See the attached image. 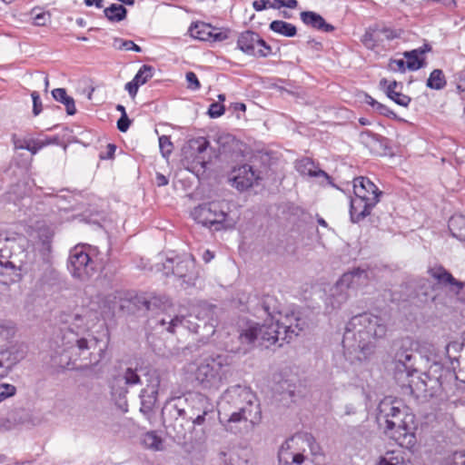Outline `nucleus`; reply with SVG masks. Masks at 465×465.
I'll return each instance as SVG.
<instances>
[{
	"label": "nucleus",
	"instance_id": "1",
	"mask_svg": "<svg viewBox=\"0 0 465 465\" xmlns=\"http://www.w3.org/2000/svg\"><path fill=\"white\" fill-rule=\"evenodd\" d=\"M384 321L371 313L355 315L347 322L342 338L345 358L351 363L369 359L375 350V341L385 336Z\"/></svg>",
	"mask_w": 465,
	"mask_h": 465
},
{
	"label": "nucleus",
	"instance_id": "2",
	"mask_svg": "<svg viewBox=\"0 0 465 465\" xmlns=\"http://www.w3.org/2000/svg\"><path fill=\"white\" fill-rule=\"evenodd\" d=\"M376 420L384 434L401 446L414 443V415L400 399L386 397L378 405Z\"/></svg>",
	"mask_w": 465,
	"mask_h": 465
},
{
	"label": "nucleus",
	"instance_id": "3",
	"mask_svg": "<svg viewBox=\"0 0 465 465\" xmlns=\"http://www.w3.org/2000/svg\"><path fill=\"white\" fill-rule=\"evenodd\" d=\"M220 419L227 420V430H233L232 423L249 421L258 423L262 417L256 395L250 388L235 385L228 388L218 403Z\"/></svg>",
	"mask_w": 465,
	"mask_h": 465
},
{
	"label": "nucleus",
	"instance_id": "4",
	"mask_svg": "<svg viewBox=\"0 0 465 465\" xmlns=\"http://www.w3.org/2000/svg\"><path fill=\"white\" fill-rule=\"evenodd\" d=\"M214 310L215 306L202 302L193 308V313L185 317L176 314L173 308L170 306L167 311L158 313L153 322L155 326H160L171 333L180 326L193 332H199L203 327L207 329L208 332L213 333Z\"/></svg>",
	"mask_w": 465,
	"mask_h": 465
},
{
	"label": "nucleus",
	"instance_id": "5",
	"mask_svg": "<svg viewBox=\"0 0 465 465\" xmlns=\"http://www.w3.org/2000/svg\"><path fill=\"white\" fill-rule=\"evenodd\" d=\"M97 320V316L87 309H81L80 312L68 315L64 320L69 327L61 331L58 339L61 341L62 352L72 351V354L80 355L83 351L89 350L97 341L94 337L87 339L84 336Z\"/></svg>",
	"mask_w": 465,
	"mask_h": 465
},
{
	"label": "nucleus",
	"instance_id": "6",
	"mask_svg": "<svg viewBox=\"0 0 465 465\" xmlns=\"http://www.w3.org/2000/svg\"><path fill=\"white\" fill-rule=\"evenodd\" d=\"M353 193L350 214L353 223H359L371 214V210L380 202L382 192L369 178L360 176L353 180Z\"/></svg>",
	"mask_w": 465,
	"mask_h": 465
},
{
	"label": "nucleus",
	"instance_id": "7",
	"mask_svg": "<svg viewBox=\"0 0 465 465\" xmlns=\"http://www.w3.org/2000/svg\"><path fill=\"white\" fill-rule=\"evenodd\" d=\"M230 361L227 356L203 359L195 371V379L204 389L218 390L228 379Z\"/></svg>",
	"mask_w": 465,
	"mask_h": 465
},
{
	"label": "nucleus",
	"instance_id": "8",
	"mask_svg": "<svg viewBox=\"0 0 465 465\" xmlns=\"http://www.w3.org/2000/svg\"><path fill=\"white\" fill-rule=\"evenodd\" d=\"M98 249L89 244H77L70 250L67 268L73 278L89 281L97 271Z\"/></svg>",
	"mask_w": 465,
	"mask_h": 465
},
{
	"label": "nucleus",
	"instance_id": "9",
	"mask_svg": "<svg viewBox=\"0 0 465 465\" xmlns=\"http://www.w3.org/2000/svg\"><path fill=\"white\" fill-rule=\"evenodd\" d=\"M224 207V203L219 201L203 203L194 207L192 217L196 223L213 231L231 229L234 223L228 219Z\"/></svg>",
	"mask_w": 465,
	"mask_h": 465
},
{
	"label": "nucleus",
	"instance_id": "10",
	"mask_svg": "<svg viewBox=\"0 0 465 465\" xmlns=\"http://www.w3.org/2000/svg\"><path fill=\"white\" fill-rule=\"evenodd\" d=\"M368 282V273L364 270L354 269L342 274L331 290L327 305L332 309L339 308L350 296L349 291H354Z\"/></svg>",
	"mask_w": 465,
	"mask_h": 465
},
{
	"label": "nucleus",
	"instance_id": "11",
	"mask_svg": "<svg viewBox=\"0 0 465 465\" xmlns=\"http://www.w3.org/2000/svg\"><path fill=\"white\" fill-rule=\"evenodd\" d=\"M166 262L169 264L175 262V265L173 266V274L178 278L182 287L187 288L195 284L199 272L192 255L183 258H167Z\"/></svg>",
	"mask_w": 465,
	"mask_h": 465
},
{
	"label": "nucleus",
	"instance_id": "12",
	"mask_svg": "<svg viewBox=\"0 0 465 465\" xmlns=\"http://www.w3.org/2000/svg\"><path fill=\"white\" fill-rule=\"evenodd\" d=\"M186 405V420H190L193 425H202L205 420V416L213 412V405L210 400L201 394H190Z\"/></svg>",
	"mask_w": 465,
	"mask_h": 465
},
{
	"label": "nucleus",
	"instance_id": "13",
	"mask_svg": "<svg viewBox=\"0 0 465 465\" xmlns=\"http://www.w3.org/2000/svg\"><path fill=\"white\" fill-rule=\"evenodd\" d=\"M238 48L244 54L256 57H265L271 54V46L255 32L244 31L237 40Z\"/></svg>",
	"mask_w": 465,
	"mask_h": 465
},
{
	"label": "nucleus",
	"instance_id": "14",
	"mask_svg": "<svg viewBox=\"0 0 465 465\" xmlns=\"http://www.w3.org/2000/svg\"><path fill=\"white\" fill-rule=\"evenodd\" d=\"M272 302H274V300L268 297L263 301L262 304L264 312L271 317V322L262 325L258 323L259 344L266 347L274 344L277 341L282 339L280 336L282 334L280 323L277 322V321L275 322H272L276 313L274 309L271 310V303Z\"/></svg>",
	"mask_w": 465,
	"mask_h": 465
},
{
	"label": "nucleus",
	"instance_id": "15",
	"mask_svg": "<svg viewBox=\"0 0 465 465\" xmlns=\"http://www.w3.org/2000/svg\"><path fill=\"white\" fill-rule=\"evenodd\" d=\"M418 341L406 338L402 341L401 347L396 352L395 359L397 362V380H401L404 375L411 374V371H416L414 368V354L413 351L417 350Z\"/></svg>",
	"mask_w": 465,
	"mask_h": 465
},
{
	"label": "nucleus",
	"instance_id": "16",
	"mask_svg": "<svg viewBox=\"0 0 465 465\" xmlns=\"http://www.w3.org/2000/svg\"><path fill=\"white\" fill-rule=\"evenodd\" d=\"M280 318L277 322L280 323L281 331L283 334L282 340L290 342L294 337L298 336L307 326L304 318L298 312H286L284 315L279 312Z\"/></svg>",
	"mask_w": 465,
	"mask_h": 465
},
{
	"label": "nucleus",
	"instance_id": "17",
	"mask_svg": "<svg viewBox=\"0 0 465 465\" xmlns=\"http://www.w3.org/2000/svg\"><path fill=\"white\" fill-rule=\"evenodd\" d=\"M139 383H141V380L136 371L127 368L123 373L114 375L111 379L109 385L113 396L124 398L128 392L127 386H134Z\"/></svg>",
	"mask_w": 465,
	"mask_h": 465
},
{
	"label": "nucleus",
	"instance_id": "18",
	"mask_svg": "<svg viewBox=\"0 0 465 465\" xmlns=\"http://www.w3.org/2000/svg\"><path fill=\"white\" fill-rule=\"evenodd\" d=\"M429 273L439 283L448 286L449 291L454 293L459 300H465V282L455 279L441 266L430 269Z\"/></svg>",
	"mask_w": 465,
	"mask_h": 465
},
{
	"label": "nucleus",
	"instance_id": "19",
	"mask_svg": "<svg viewBox=\"0 0 465 465\" xmlns=\"http://www.w3.org/2000/svg\"><path fill=\"white\" fill-rule=\"evenodd\" d=\"M148 383L140 392L141 399V411L148 413L152 411L158 394L160 386V377L158 373L153 371L148 374Z\"/></svg>",
	"mask_w": 465,
	"mask_h": 465
},
{
	"label": "nucleus",
	"instance_id": "20",
	"mask_svg": "<svg viewBox=\"0 0 465 465\" xmlns=\"http://www.w3.org/2000/svg\"><path fill=\"white\" fill-rule=\"evenodd\" d=\"M191 35L201 41L221 42L228 38V32L212 27L205 23H196L189 29Z\"/></svg>",
	"mask_w": 465,
	"mask_h": 465
},
{
	"label": "nucleus",
	"instance_id": "21",
	"mask_svg": "<svg viewBox=\"0 0 465 465\" xmlns=\"http://www.w3.org/2000/svg\"><path fill=\"white\" fill-rule=\"evenodd\" d=\"M209 146V141L202 136L193 138L188 143L191 155L193 156V162L203 168H204L211 160V153L208 152Z\"/></svg>",
	"mask_w": 465,
	"mask_h": 465
},
{
	"label": "nucleus",
	"instance_id": "22",
	"mask_svg": "<svg viewBox=\"0 0 465 465\" xmlns=\"http://www.w3.org/2000/svg\"><path fill=\"white\" fill-rule=\"evenodd\" d=\"M404 376L408 378V382L402 383L401 386H407L410 389L411 393L416 398H425L428 395H431V392H430L428 389V381H431V380L428 374H418V371L416 370V371H411V374Z\"/></svg>",
	"mask_w": 465,
	"mask_h": 465
},
{
	"label": "nucleus",
	"instance_id": "23",
	"mask_svg": "<svg viewBox=\"0 0 465 465\" xmlns=\"http://www.w3.org/2000/svg\"><path fill=\"white\" fill-rule=\"evenodd\" d=\"M257 179L258 175L256 172L249 164H243L233 169L231 178L232 185L240 191H244L252 187Z\"/></svg>",
	"mask_w": 465,
	"mask_h": 465
},
{
	"label": "nucleus",
	"instance_id": "24",
	"mask_svg": "<svg viewBox=\"0 0 465 465\" xmlns=\"http://www.w3.org/2000/svg\"><path fill=\"white\" fill-rule=\"evenodd\" d=\"M185 398L177 397L166 401L162 410V416L164 421L177 420L179 419L186 420V405Z\"/></svg>",
	"mask_w": 465,
	"mask_h": 465
},
{
	"label": "nucleus",
	"instance_id": "25",
	"mask_svg": "<svg viewBox=\"0 0 465 465\" xmlns=\"http://www.w3.org/2000/svg\"><path fill=\"white\" fill-rule=\"evenodd\" d=\"M241 346L236 349L237 352L246 353L252 347L259 343L258 323L248 322L247 326L241 330L238 337Z\"/></svg>",
	"mask_w": 465,
	"mask_h": 465
},
{
	"label": "nucleus",
	"instance_id": "26",
	"mask_svg": "<svg viewBox=\"0 0 465 465\" xmlns=\"http://www.w3.org/2000/svg\"><path fill=\"white\" fill-rule=\"evenodd\" d=\"M430 51V46L427 44L422 46L403 53L406 60L407 69L416 71L425 65V54Z\"/></svg>",
	"mask_w": 465,
	"mask_h": 465
},
{
	"label": "nucleus",
	"instance_id": "27",
	"mask_svg": "<svg viewBox=\"0 0 465 465\" xmlns=\"http://www.w3.org/2000/svg\"><path fill=\"white\" fill-rule=\"evenodd\" d=\"M297 172L302 175L310 177L322 178L325 181L330 180V176L318 166L310 158H302L295 163Z\"/></svg>",
	"mask_w": 465,
	"mask_h": 465
},
{
	"label": "nucleus",
	"instance_id": "28",
	"mask_svg": "<svg viewBox=\"0 0 465 465\" xmlns=\"http://www.w3.org/2000/svg\"><path fill=\"white\" fill-rule=\"evenodd\" d=\"M301 20L304 25L322 32L329 33L334 30L333 25L326 23V21L321 15L312 11L302 12Z\"/></svg>",
	"mask_w": 465,
	"mask_h": 465
},
{
	"label": "nucleus",
	"instance_id": "29",
	"mask_svg": "<svg viewBox=\"0 0 465 465\" xmlns=\"http://www.w3.org/2000/svg\"><path fill=\"white\" fill-rule=\"evenodd\" d=\"M380 84L386 88L387 96L394 103L404 107L409 105L411 101V97L397 90L400 84L396 81L388 82L386 79H381Z\"/></svg>",
	"mask_w": 465,
	"mask_h": 465
},
{
	"label": "nucleus",
	"instance_id": "30",
	"mask_svg": "<svg viewBox=\"0 0 465 465\" xmlns=\"http://www.w3.org/2000/svg\"><path fill=\"white\" fill-rule=\"evenodd\" d=\"M53 97L64 104L66 113L69 115H74L76 113L75 104L73 97L68 96L65 89L56 88L52 91Z\"/></svg>",
	"mask_w": 465,
	"mask_h": 465
},
{
	"label": "nucleus",
	"instance_id": "31",
	"mask_svg": "<svg viewBox=\"0 0 465 465\" xmlns=\"http://www.w3.org/2000/svg\"><path fill=\"white\" fill-rule=\"evenodd\" d=\"M269 28L272 32L286 37H292L297 34V29L295 25L282 20L272 21L270 24Z\"/></svg>",
	"mask_w": 465,
	"mask_h": 465
},
{
	"label": "nucleus",
	"instance_id": "32",
	"mask_svg": "<svg viewBox=\"0 0 465 465\" xmlns=\"http://www.w3.org/2000/svg\"><path fill=\"white\" fill-rule=\"evenodd\" d=\"M104 14L110 22L118 23L125 19L127 10L122 5L112 4L110 6L104 8Z\"/></svg>",
	"mask_w": 465,
	"mask_h": 465
},
{
	"label": "nucleus",
	"instance_id": "33",
	"mask_svg": "<svg viewBox=\"0 0 465 465\" xmlns=\"http://www.w3.org/2000/svg\"><path fill=\"white\" fill-rule=\"evenodd\" d=\"M447 84L443 72L440 69H434L427 79L426 86L432 90H441Z\"/></svg>",
	"mask_w": 465,
	"mask_h": 465
},
{
	"label": "nucleus",
	"instance_id": "34",
	"mask_svg": "<svg viewBox=\"0 0 465 465\" xmlns=\"http://www.w3.org/2000/svg\"><path fill=\"white\" fill-rule=\"evenodd\" d=\"M11 258V251L7 246L0 247V274H4L5 271H14L15 265Z\"/></svg>",
	"mask_w": 465,
	"mask_h": 465
},
{
	"label": "nucleus",
	"instance_id": "35",
	"mask_svg": "<svg viewBox=\"0 0 465 465\" xmlns=\"http://www.w3.org/2000/svg\"><path fill=\"white\" fill-rule=\"evenodd\" d=\"M143 444L153 450H160L163 446L162 439L153 431L145 433L142 439Z\"/></svg>",
	"mask_w": 465,
	"mask_h": 465
},
{
	"label": "nucleus",
	"instance_id": "36",
	"mask_svg": "<svg viewBox=\"0 0 465 465\" xmlns=\"http://www.w3.org/2000/svg\"><path fill=\"white\" fill-rule=\"evenodd\" d=\"M154 68L152 65L143 64L134 77V80L141 86L146 84L153 76Z\"/></svg>",
	"mask_w": 465,
	"mask_h": 465
},
{
	"label": "nucleus",
	"instance_id": "37",
	"mask_svg": "<svg viewBox=\"0 0 465 465\" xmlns=\"http://www.w3.org/2000/svg\"><path fill=\"white\" fill-rule=\"evenodd\" d=\"M267 2L269 8L272 9H281L282 7L294 9L298 5L297 0H267Z\"/></svg>",
	"mask_w": 465,
	"mask_h": 465
},
{
	"label": "nucleus",
	"instance_id": "38",
	"mask_svg": "<svg viewBox=\"0 0 465 465\" xmlns=\"http://www.w3.org/2000/svg\"><path fill=\"white\" fill-rule=\"evenodd\" d=\"M159 147L162 153V155L164 158H168L173 151V143L170 138L166 135H162L159 137Z\"/></svg>",
	"mask_w": 465,
	"mask_h": 465
},
{
	"label": "nucleus",
	"instance_id": "39",
	"mask_svg": "<svg viewBox=\"0 0 465 465\" xmlns=\"http://www.w3.org/2000/svg\"><path fill=\"white\" fill-rule=\"evenodd\" d=\"M421 289H425L421 293L424 296L422 299L423 302H427L430 300L434 302L436 300V295L434 294L435 287L428 280L424 281L421 285Z\"/></svg>",
	"mask_w": 465,
	"mask_h": 465
},
{
	"label": "nucleus",
	"instance_id": "40",
	"mask_svg": "<svg viewBox=\"0 0 465 465\" xmlns=\"http://www.w3.org/2000/svg\"><path fill=\"white\" fill-rule=\"evenodd\" d=\"M16 389L14 385L8 383H0V402L15 394Z\"/></svg>",
	"mask_w": 465,
	"mask_h": 465
},
{
	"label": "nucleus",
	"instance_id": "41",
	"mask_svg": "<svg viewBox=\"0 0 465 465\" xmlns=\"http://www.w3.org/2000/svg\"><path fill=\"white\" fill-rule=\"evenodd\" d=\"M34 25L36 26H45L51 22V15L48 12H41L36 14L34 18Z\"/></svg>",
	"mask_w": 465,
	"mask_h": 465
},
{
	"label": "nucleus",
	"instance_id": "42",
	"mask_svg": "<svg viewBox=\"0 0 465 465\" xmlns=\"http://www.w3.org/2000/svg\"><path fill=\"white\" fill-rule=\"evenodd\" d=\"M389 68L393 72L404 73L407 69L405 58L391 59L389 63Z\"/></svg>",
	"mask_w": 465,
	"mask_h": 465
},
{
	"label": "nucleus",
	"instance_id": "43",
	"mask_svg": "<svg viewBox=\"0 0 465 465\" xmlns=\"http://www.w3.org/2000/svg\"><path fill=\"white\" fill-rule=\"evenodd\" d=\"M115 43H120L119 49L132 50L136 53L142 52V48L131 40L116 39Z\"/></svg>",
	"mask_w": 465,
	"mask_h": 465
},
{
	"label": "nucleus",
	"instance_id": "44",
	"mask_svg": "<svg viewBox=\"0 0 465 465\" xmlns=\"http://www.w3.org/2000/svg\"><path fill=\"white\" fill-rule=\"evenodd\" d=\"M187 87L191 90H198L201 87L197 75L193 72H187L185 75Z\"/></svg>",
	"mask_w": 465,
	"mask_h": 465
},
{
	"label": "nucleus",
	"instance_id": "45",
	"mask_svg": "<svg viewBox=\"0 0 465 465\" xmlns=\"http://www.w3.org/2000/svg\"><path fill=\"white\" fill-rule=\"evenodd\" d=\"M224 106L223 104H220L218 103H213L208 110V114L212 118H217L220 117L224 114Z\"/></svg>",
	"mask_w": 465,
	"mask_h": 465
},
{
	"label": "nucleus",
	"instance_id": "46",
	"mask_svg": "<svg viewBox=\"0 0 465 465\" xmlns=\"http://www.w3.org/2000/svg\"><path fill=\"white\" fill-rule=\"evenodd\" d=\"M48 143H49L48 142L32 139L31 142L29 143V147H28L27 151H29L32 154H35L38 153L39 150H41L43 147H45Z\"/></svg>",
	"mask_w": 465,
	"mask_h": 465
},
{
	"label": "nucleus",
	"instance_id": "47",
	"mask_svg": "<svg viewBox=\"0 0 465 465\" xmlns=\"http://www.w3.org/2000/svg\"><path fill=\"white\" fill-rule=\"evenodd\" d=\"M31 97L33 100V113L35 115H38L42 111L40 95L36 91H34L31 94Z\"/></svg>",
	"mask_w": 465,
	"mask_h": 465
},
{
	"label": "nucleus",
	"instance_id": "48",
	"mask_svg": "<svg viewBox=\"0 0 465 465\" xmlns=\"http://www.w3.org/2000/svg\"><path fill=\"white\" fill-rule=\"evenodd\" d=\"M376 112H378L381 115H384L391 119H395L397 117L396 114L392 110H391L387 105L382 104L377 105Z\"/></svg>",
	"mask_w": 465,
	"mask_h": 465
},
{
	"label": "nucleus",
	"instance_id": "49",
	"mask_svg": "<svg viewBox=\"0 0 465 465\" xmlns=\"http://www.w3.org/2000/svg\"><path fill=\"white\" fill-rule=\"evenodd\" d=\"M131 124V121L129 120L127 114L121 115L120 119L117 121V128L120 132H126Z\"/></svg>",
	"mask_w": 465,
	"mask_h": 465
},
{
	"label": "nucleus",
	"instance_id": "50",
	"mask_svg": "<svg viewBox=\"0 0 465 465\" xmlns=\"http://www.w3.org/2000/svg\"><path fill=\"white\" fill-rule=\"evenodd\" d=\"M140 85L133 79L125 84V89L131 97H134L138 92Z\"/></svg>",
	"mask_w": 465,
	"mask_h": 465
},
{
	"label": "nucleus",
	"instance_id": "51",
	"mask_svg": "<svg viewBox=\"0 0 465 465\" xmlns=\"http://www.w3.org/2000/svg\"><path fill=\"white\" fill-rule=\"evenodd\" d=\"M32 139H16L14 141V145L15 149H25L27 150L29 147V143Z\"/></svg>",
	"mask_w": 465,
	"mask_h": 465
},
{
	"label": "nucleus",
	"instance_id": "52",
	"mask_svg": "<svg viewBox=\"0 0 465 465\" xmlns=\"http://www.w3.org/2000/svg\"><path fill=\"white\" fill-rule=\"evenodd\" d=\"M252 7L255 11L261 12L269 6L267 0H256L252 3Z\"/></svg>",
	"mask_w": 465,
	"mask_h": 465
},
{
	"label": "nucleus",
	"instance_id": "53",
	"mask_svg": "<svg viewBox=\"0 0 465 465\" xmlns=\"http://www.w3.org/2000/svg\"><path fill=\"white\" fill-rule=\"evenodd\" d=\"M372 37H373V34L370 33V32H366L365 35H363L362 42L369 48L374 46Z\"/></svg>",
	"mask_w": 465,
	"mask_h": 465
},
{
	"label": "nucleus",
	"instance_id": "54",
	"mask_svg": "<svg viewBox=\"0 0 465 465\" xmlns=\"http://www.w3.org/2000/svg\"><path fill=\"white\" fill-rule=\"evenodd\" d=\"M12 365L13 363L5 364L2 361H0V378L7 376Z\"/></svg>",
	"mask_w": 465,
	"mask_h": 465
},
{
	"label": "nucleus",
	"instance_id": "55",
	"mask_svg": "<svg viewBox=\"0 0 465 465\" xmlns=\"http://www.w3.org/2000/svg\"><path fill=\"white\" fill-rule=\"evenodd\" d=\"M452 465H465V453H456L454 455Z\"/></svg>",
	"mask_w": 465,
	"mask_h": 465
},
{
	"label": "nucleus",
	"instance_id": "56",
	"mask_svg": "<svg viewBox=\"0 0 465 465\" xmlns=\"http://www.w3.org/2000/svg\"><path fill=\"white\" fill-rule=\"evenodd\" d=\"M155 182L158 186H164L168 184L169 180L163 174L157 173L155 177Z\"/></svg>",
	"mask_w": 465,
	"mask_h": 465
},
{
	"label": "nucleus",
	"instance_id": "57",
	"mask_svg": "<svg viewBox=\"0 0 465 465\" xmlns=\"http://www.w3.org/2000/svg\"><path fill=\"white\" fill-rule=\"evenodd\" d=\"M2 327L6 330L7 335L13 336L15 331V324L11 322L3 323Z\"/></svg>",
	"mask_w": 465,
	"mask_h": 465
},
{
	"label": "nucleus",
	"instance_id": "58",
	"mask_svg": "<svg viewBox=\"0 0 465 465\" xmlns=\"http://www.w3.org/2000/svg\"><path fill=\"white\" fill-rule=\"evenodd\" d=\"M157 302H158V299L155 297L151 300L143 299V304L146 310L151 311L153 306H156Z\"/></svg>",
	"mask_w": 465,
	"mask_h": 465
},
{
	"label": "nucleus",
	"instance_id": "59",
	"mask_svg": "<svg viewBox=\"0 0 465 465\" xmlns=\"http://www.w3.org/2000/svg\"><path fill=\"white\" fill-rule=\"evenodd\" d=\"M381 33L383 35V37L388 40L394 39L395 37L398 36L397 34L393 30L387 29V28L383 29Z\"/></svg>",
	"mask_w": 465,
	"mask_h": 465
},
{
	"label": "nucleus",
	"instance_id": "60",
	"mask_svg": "<svg viewBox=\"0 0 465 465\" xmlns=\"http://www.w3.org/2000/svg\"><path fill=\"white\" fill-rule=\"evenodd\" d=\"M364 102L371 105L375 111L377 109V105L381 103L377 102L374 98H372L371 95L365 94Z\"/></svg>",
	"mask_w": 465,
	"mask_h": 465
},
{
	"label": "nucleus",
	"instance_id": "61",
	"mask_svg": "<svg viewBox=\"0 0 465 465\" xmlns=\"http://www.w3.org/2000/svg\"><path fill=\"white\" fill-rule=\"evenodd\" d=\"M361 138L362 140L363 143H365V138H369L371 139V141H376L377 140V136L374 135L372 133H371L370 131H364V132H361Z\"/></svg>",
	"mask_w": 465,
	"mask_h": 465
},
{
	"label": "nucleus",
	"instance_id": "62",
	"mask_svg": "<svg viewBox=\"0 0 465 465\" xmlns=\"http://www.w3.org/2000/svg\"><path fill=\"white\" fill-rule=\"evenodd\" d=\"M106 149H107L106 158H112L115 153L116 146L113 143H109V144H107Z\"/></svg>",
	"mask_w": 465,
	"mask_h": 465
},
{
	"label": "nucleus",
	"instance_id": "63",
	"mask_svg": "<svg viewBox=\"0 0 465 465\" xmlns=\"http://www.w3.org/2000/svg\"><path fill=\"white\" fill-rule=\"evenodd\" d=\"M214 257V254L213 252H212L211 251L209 250H206L204 251L203 254V259L205 262H211Z\"/></svg>",
	"mask_w": 465,
	"mask_h": 465
},
{
	"label": "nucleus",
	"instance_id": "64",
	"mask_svg": "<svg viewBox=\"0 0 465 465\" xmlns=\"http://www.w3.org/2000/svg\"><path fill=\"white\" fill-rule=\"evenodd\" d=\"M458 87L465 90V70L460 74Z\"/></svg>",
	"mask_w": 465,
	"mask_h": 465
}]
</instances>
